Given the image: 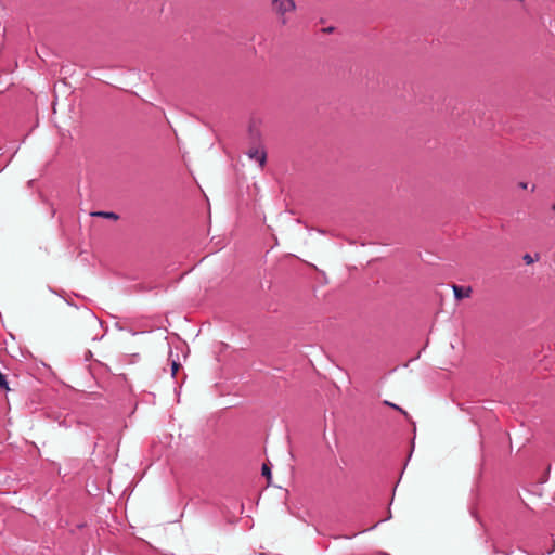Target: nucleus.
I'll return each mask as SVG.
<instances>
[{"label":"nucleus","instance_id":"f257e3e1","mask_svg":"<svg viewBox=\"0 0 555 555\" xmlns=\"http://www.w3.org/2000/svg\"><path fill=\"white\" fill-rule=\"evenodd\" d=\"M246 154L250 159L257 162L260 167L264 166L267 160V153L261 144L248 150Z\"/></svg>","mask_w":555,"mask_h":555},{"label":"nucleus","instance_id":"f03ea898","mask_svg":"<svg viewBox=\"0 0 555 555\" xmlns=\"http://www.w3.org/2000/svg\"><path fill=\"white\" fill-rule=\"evenodd\" d=\"M452 289H453L454 297L457 300H461L463 298H468L472 295V287H469V286L463 287V286H459V285H453Z\"/></svg>","mask_w":555,"mask_h":555},{"label":"nucleus","instance_id":"7ed1b4c3","mask_svg":"<svg viewBox=\"0 0 555 555\" xmlns=\"http://www.w3.org/2000/svg\"><path fill=\"white\" fill-rule=\"evenodd\" d=\"M274 3L276 4L278 10L281 14L292 12L296 8L294 0H279V2Z\"/></svg>","mask_w":555,"mask_h":555},{"label":"nucleus","instance_id":"20e7f679","mask_svg":"<svg viewBox=\"0 0 555 555\" xmlns=\"http://www.w3.org/2000/svg\"><path fill=\"white\" fill-rule=\"evenodd\" d=\"M91 216L101 217V218H105V219H113V220H117L119 218L118 215L113 211H94V212H91Z\"/></svg>","mask_w":555,"mask_h":555},{"label":"nucleus","instance_id":"39448f33","mask_svg":"<svg viewBox=\"0 0 555 555\" xmlns=\"http://www.w3.org/2000/svg\"><path fill=\"white\" fill-rule=\"evenodd\" d=\"M0 388L4 389L5 391H9V385L7 382V376L0 372Z\"/></svg>","mask_w":555,"mask_h":555},{"label":"nucleus","instance_id":"423d86ee","mask_svg":"<svg viewBox=\"0 0 555 555\" xmlns=\"http://www.w3.org/2000/svg\"><path fill=\"white\" fill-rule=\"evenodd\" d=\"M261 473L263 476H266L268 479H271V469L267 464H263L261 467Z\"/></svg>","mask_w":555,"mask_h":555},{"label":"nucleus","instance_id":"0eeeda50","mask_svg":"<svg viewBox=\"0 0 555 555\" xmlns=\"http://www.w3.org/2000/svg\"><path fill=\"white\" fill-rule=\"evenodd\" d=\"M538 258L539 256L537 255L535 260H538ZM522 259L526 262V264H531L534 262V258L530 254H526Z\"/></svg>","mask_w":555,"mask_h":555},{"label":"nucleus","instance_id":"6e6552de","mask_svg":"<svg viewBox=\"0 0 555 555\" xmlns=\"http://www.w3.org/2000/svg\"><path fill=\"white\" fill-rule=\"evenodd\" d=\"M179 366H180V364L177 361L173 360L171 362V375H172V377L177 374V372L179 370Z\"/></svg>","mask_w":555,"mask_h":555},{"label":"nucleus","instance_id":"1a4fd4ad","mask_svg":"<svg viewBox=\"0 0 555 555\" xmlns=\"http://www.w3.org/2000/svg\"><path fill=\"white\" fill-rule=\"evenodd\" d=\"M385 404H387V405L391 406L392 409H396V410L400 411V412H401V413H403V414H406V412H405L404 410H402L400 406H398V405H396V404H393V403H390V402H388V401H385Z\"/></svg>","mask_w":555,"mask_h":555},{"label":"nucleus","instance_id":"9d476101","mask_svg":"<svg viewBox=\"0 0 555 555\" xmlns=\"http://www.w3.org/2000/svg\"><path fill=\"white\" fill-rule=\"evenodd\" d=\"M250 135H251V138H253L254 140H258V139H259V137H260V134H259V132H258V131L254 132L253 130H250Z\"/></svg>","mask_w":555,"mask_h":555},{"label":"nucleus","instance_id":"9b49d317","mask_svg":"<svg viewBox=\"0 0 555 555\" xmlns=\"http://www.w3.org/2000/svg\"><path fill=\"white\" fill-rule=\"evenodd\" d=\"M519 186H520L521 189H527V188H528V184H527L526 182H520V183H519Z\"/></svg>","mask_w":555,"mask_h":555},{"label":"nucleus","instance_id":"f8f14e48","mask_svg":"<svg viewBox=\"0 0 555 555\" xmlns=\"http://www.w3.org/2000/svg\"><path fill=\"white\" fill-rule=\"evenodd\" d=\"M552 208H553V210L555 211V203L553 204Z\"/></svg>","mask_w":555,"mask_h":555},{"label":"nucleus","instance_id":"ddd939ff","mask_svg":"<svg viewBox=\"0 0 555 555\" xmlns=\"http://www.w3.org/2000/svg\"><path fill=\"white\" fill-rule=\"evenodd\" d=\"M273 2H279V0H273Z\"/></svg>","mask_w":555,"mask_h":555}]
</instances>
